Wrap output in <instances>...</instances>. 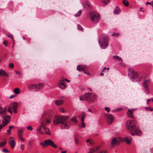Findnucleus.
Wrapping results in <instances>:
<instances>
[{"mask_svg":"<svg viewBox=\"0 0 153 153\" xmlns=\"http://www.w3.org/2000/svg\"><path fill=\"white\" fill-rule=\"evenodd\" d=\"M51 117V114L48 111H45L43 113L40 120L41 125L37 129V131L39 134H51L50 131L45 125L50 123Z\"/></svg>","mask_w":153,"mask_h":153,"instance_id":"f257e3e1","label":"nucleus"},{"mask_svg":"<svg viewBox=\"0 0 153 153\" xmlns=\"http://www.w3.org/2000/svg\"><path fill=\"white\" fill-rule=\"evenodd\" d=\"M53 123L55 125L61 123L62 129L67 128V117L66 116H55L54 118Z\"/></svg>","mask_w":153,"mask_h":153,"instance_id":"f03ea898","label":"nucleus"},{"mask_svg":"<svg viewBox=\"0 0 153 153\" xmlns=\"http://www.w3.org/2000/svg\"><path fill=\"white\" fill-rule=\"evenodd\" d=\"M135 122L130 120L127 122L126 128L127 130L130 131H134L137 136H140L142 134L141 131L138 127L135 126Z\"/></svg>","mask_w":153,"mask_h":153,"instance_id":"7ed1b4c3","label":"nucleus"},{"mask_svg":"<svg viewBox=\"0 0 153 153\" xmlns=\"http://www.w3.org/2000/svg\"><path fill=\"white\" fill-rule=\"evenodd\" d=\"M99 43L102 49L106 48L108 45V37L107 35L101 36L99 39Z\"/></svg>","mask_w":153,"mask_h":153,"instance_id":"20e7f679","label":"nucleus"},{"mask_svg":"<svg viewBox=\"0 0 153 153\" xmlns=\"http://www.w3.org/2000/svg\"><path fill=\"white\" fill-rule=\"evenodd\" d=\"M89 16L91 21L94 23L99 22L100 19V16L97 12L93 11L90 13Z\"/></svg>","mask_w":153,"mask_h":153,"instance_id":"39448f33","label":"nucleus"},{"mask_svg":"<svg viewBox=\"0 0 153 153\" xmlns=\"http://www.w3.org/2000/svg\"><path fill=\"white\" fill-rule=\"evenodd\" d=\"M40 144L44 148L48 146H50L52 147L56 148L57 147V145L54 142L50 139H47L44 141V143L42 142Z\"/></svg>","mask_w":153,"mask_h":153,"instance_id":"423d86ee","label":"nucleus"},{"mask_svg":"<svg viewBox=\"0 0 153 153\" xmlns=\"http://www.w3.org/2000/svg\"><path fill=\"white\" fill-rule=\"evenodd\" d=\"M86 97L87 98V101L88 102H92L96 100L97 96L95 94H92L91 93H87Z\"/></svg>","mask_w":153,"mask_h":153,"instance_id":"0eeeda50","label":"nucleus"},{"mask_svg":"<svg viewBox=\"0 0 153 153\" xmlns=\"http://www.w3.org/2000/svg\"><path fill=\"white\" fill-rule=\"evenodd\" d=\"M3 123H2L0 125L2 127L5 126L7 124L9 121V120L10 119V117L9 115H4L2 117Z\"/></svg>","mask_w":153,"mask_h":153,"instance_id":"6e6552de","label":"nucleus"},{"mask_svg":"<svg viewBox=\"0 0 153 153\" xmlns=\"http://www.w3.org/2000/svg\"><path fill=\"white\" fill-rule=\"evenodd\" d=\"M150 83V80H144L142 83V85L145 89V91L147 92L148 94L149 93V89L148 86Z\"/></svg>","mask_w":153,"mask_h":153,"instance_id":"1a4fd4ad","label":"nucleus"},{"mask_svg":"<svg viewBox=\"0 0 153 153\" xmlns=\"http://www.w3.org/2000/svg\"><path fill=\"white\" fill-rule=\"evenodd\" d=\"M67 82V79L65 78V80L63 79H60L58 82V85L61 89H63L66 88V85L65 83V81Z\"/></svg>","mask_w":153,"mask_h":153,"instance_id":"9d476101","label":"nucleus"},{"mask_svg":"<svg viewBox=\"0 0 153 153\" xmlns=\"http://www.w3.org/2000/svg\"><path fill=\"white\" fill-rule=\"evenodd\" d=\"M130 72V73H128V75H131L132 76V78L136 79V81L140 80V79L138 78V74L137 73L135 72L132 70H131Z\"/></svg>","mask_w":153,"mask_h":153,"instance_id":"9b49d317","label":"nucleus"},{"mask_svg":"<svg viewBox=\"0 0 153 153\" xmlns=\"http://www.w3.org/2000/svg\"><path fill=\"white\" fill-rule=\"evenodd\" d=\"M107 120V123L108 124L112 123L114 120L113 116L111 114H106L105 115Z\"/></svg>","mask_w":153,"mask_h":153,"instance_id":"f8f14e48","label":"nucleus"},{"mask_svg":"<svg viewBox=\"0 0 153 153\" xmlns=\"http://www.w3.org/2000/svg\"><path fill=\"white\" fill-rule=\"evenodd\" d=\"M9 143L10 146L13 148L16 144L14 138L13 137H11L9 140Z\"/></svg>","mask_w":153,"mask_h":153,"instance_id":"ddd939ff","label":"nucleus"},{"mask_svg":"<svg viewBox=\"0 0 153 153\" xmlns=\"http://www.w3.org/2000/svg\"><path fill=\"white\" fill-rule=\"evenodd\" d=\"M18 104L17 102H13L11 104V108L13 109L14 112L15 113H17L16 109L18 107Z\"/></svg>","mask_w":153,"mask_h":153,"instance_id":"4468645a","label":"nucleus"},{"mask_svg":"<svg viewBox=\"0 0 153 153\" xmlns=\"http://www.w3.org/2000/svg\"><path fill=\"white\" fill-rule=\"evenodd\" d=\"M54 102L56 105L59 106L64 103V101L62 100H54Z\"/></svg>","mask_w":153,"mask_h":153,"instance_id":"2eb2a0df","label":"nucleus"},{"mask_svg":"<svg viewBox=\"0 0 153 153\" xmlns=\"http://www.w3.org/2000/svg\"><path fill=\"white\" fill-rule=\"evenodd\" d=\"M23 130H19L18 132V135L19 138L20 140L22 141H24L25 139L22 137V135L23 132Z\"/></svg>","mask_w":153,"mask_h":153,"instance_id":"dca6fc26","label":"nucleus"},{"mask_svg":"<svg viewBox=\"0 0 153 153\" xmlns=\"http://www.w3.org/2000/svg\"><path fill=\"white\" fill-rule=\"evenodd\" d=\"M37 85L36 84H28L27 85L28 88L30 89H36L37 91Z\"/></svg>","mask_w":153,"mask_h":153,"instance_id":"f3484780","label":"nucleus"},{"mask_svg":"<svg viewBox=\"0 0 153 153\" xmlns=\"http://www.w3.org/2000/svg\"><path fill=\"white\" fill-rule=\"evenodd\" d=\"M6 111L7 109L6 108H3L0 105V114L3 115V116L5 115L6 114Z\"/></svg>","mask_w":153,"mask_h":153,"instance_id":"a211bd4d","label":"nucleus"},{"mask_svg":"<svg viewBox=\"0 0 153 153\" xmlns=\"http://www.w3.org/2000/svg\"><path fill=\"white\" fill-rule=\"evenodd\" d=\"M0 76H6L7 77H9L6 72L2 69L0 70Z\"/></svg>","mask_w":153,"mask_h":153,"instance_id":"6ab92c4d","label":"nucleus"},{"mask_svg":"<svg viewBox=\"0 0 153 153\" xmlns=\"http://www.w3.org/2000/svg\"><path fill=\"white\" fill-rule=\"evenodd\" d=\"M127 114L129 117L131 118H133L134 116L133 115V110L128 109L127 112Z\"/></svg>","mask_w":153,"mask_h":153,"instance_id":"aec40b11","label":"nucleus"},{"mask_svg":"<svg viewBox=\"0 0 153 153\" xmlns=\"http://www.w3.org/2000/svg\"><path fill=\"white\" fill-rule=\"evenodd\" d=\"M78 135L77 134H75L74 135V143L76 145L78 144L79 143L78 139Z\"/></svg>","mask_w":153,"mask_h":153,"instance_id":"412c9836","label":"nucleus"},{"mask_svg":"<svg viewBox=\"0 0 153 153\" xmlns=\"http://www.w3.org/2000/svg\"><path fill=\"white\" fill-rule=\"evenodd\" d=\"M121 12L120 9L118 7H116L114 11V14H119Z\"/></svg>","mask_w":153,"mask_h":153,"instance_id":"4be33fe9","label":"nucleus"},{"mask_svg":"<svg viewBox=\"0 0 153 153\" xmlns=\"http://www.w3.org/2000/svg\"><path fill=\"white\" fill-rule=\"evenodd\" d=\"M113 59L115 60H119L121 61V63H123V61L121 58L119 56H113Z\"/></svg>","mask_w":153,"mask_h":153,"instance_id":"5701e85b","label":"nucleus"},{"mask_svg":"<svg viewBox=\"0 0 153 153\" xmlns=\"http://www.w3.org/2000/svg\"><path fill=\"white\" fill-rule=\"evenodd\" d=\"M77 70L79 71H84V69H85V67L83 66H82L80 65H78L77 67Z\"/></svg>","mask_w":153,"mask_h":153,"instance_id":"b1692460","label":"nucleus"},{"mask_svg":"<svg viewBox=\"0 0 153 153\" xmlns=\"http://www.w3.org/2000/svg\"><path fill=\"white\" fill-rule=\"evenodd\" d=\"M87 93H86L84 96H82L79 97V100L81 101H87V97H86V96H87Z\"/></svg>","mask_w":153,"mask_h":153,"instance_id":"393cba45","label":"nucleus"},{"mask_svg":"<svg viewBox=\"0 0 153 153\" xmlns=\"http://www.w3.org/2000/svg\"><path fill=\"white\" fill-rule=\"evenodd\" d=\"M111 143L112 145L118 143V141L116 138H113L112 139Z\"/></svg>","mask_w":153,"mask_h":153,"instance_id":"a878e982","label":"nucleus"},{"mask_svg":"<svg viewBox=\"0 0 153 153\" xmlns=\"http://www.w3.org/2000/svg\"><path fill=\"white\" fill-rule=\"evenodd\" d=\"M83 7L86 8H90V5L88 4V2H85L83 4Z\"/></svg>","mask_w":153,"mask_h":153,"instance_id":"bb28decb","label":"nucleus"},{"mask_svg":"<svg viewBox=\"0 0 153 153\" xmlns=\"http://www.w3.org/2000/svg\"><path fill=\"white\" fill-rule=\"evenodd\" d=\"M124 140L126 143L128 144H129L131 143L130 139H129L127 137L124 138Z\"/></svg>","mask_w":153,"mask_h":153,"instance_id":"cd10ccee","label":"nucleus"},{"mask_svg":"<svg viewBox=\"0 0 153 153\" xmlns=\"http://www.w3.org/2000/svg\"><path fill=\"white\" fill-rule=\"evenodd\" d=\"M44 86V84L41 83L38 84L37 87V89H42Z\"/></svg>","mask_w":153,"mask_h":153,"instance_id":"c85d7f7f","label":"nucleus"},{"mask_svg":"<svg viewBox=\"0 0 153 153\" xmlns=\"http://www.w3.org/2000/svg\"><path fill=\"white\" fill-rule=\"evenodd\" d=\"M122 2L124 5L126 7H128L129 5V3L126 0H123L122 1Z\"/></svg>","mask_w":153,"mask_h":153,"instance_id":"c756f323","label":"nucleus"},{"mask_svg":"<svg viewBox=\"0 0 153 153\" xmlns=\"http://www.w3.org/2000/svg\"><path fill=\"white\" fill-rule=\"evenodd\" d=\"M14 93L16 94H19L20 93L19 89V88H16L14 90Z\"/></svg>","mask_w":153,"mask_h":153,"instance_id":"7c9ffc66","label":"nucleus"},{"mask_svg":"<svg viewBox=\"0 0 153 153\" xmlns=\"http://www.w3.org/2000/svg\"><path fill=\"white\" fill-rule=\"evenodd\" d=\"M70 120L71 121H72L74 123H77L78 121L76 119V117H73L72 118L70 119Z\"/></svg>","mask_w":153,"mask_h":153,"instance_id":"2f4dec72","label":"nucleus"},{"mask_svg":"<svg viewBox=\"0 0 153 153\" xmlns=\"http://www.w3.org/2000/svg\"><path fill=\"white\" fill-rule=\"evenodd\" d=\"M82 13V10H79L75 14V16L76 17H78Z\"/></svg>","mask_w":153,"mask_h":153,"instance_id":"473e14b6","label":"nucleus"},{"mask_svg":"<svg viewBox=\"0 0 153 153\" xmlns=\"http://www.w3.org/2000/svg\"><path fill=\"white\" fill-rule=\"evenodd\" d=\"M86 114L84 113H83L81 117V121H84V119L85 117Z\"/></svg>","mask_w":153,"mask_h":153,"instance_id":"72a5a7b5","label":"nucleus"},{"mask_svg":"<svg viewBox=\"0 0 153 153\" xmlns=\"http://www.w3.org/2000/svg\"><path fill=\"white\" fill-rule=\"evenodd\" d=\"M110 0H103L102 1V3L104 4H106L109 3Z\"/></svg>","mask_w":153,"mask_h":153,"instance_id":"f704fd0d","label":"nucleus"},{"mask_svg":"<svg viewBox=\"0 0 153 153\" xmlns=\"http://www.w3.org/2000/svg\"><path fill=\"white\" fill-rule=\"evenodd\" d=\"M95 152V149H94L90 148L89 149V152L88 153H94Z\"/></svg>","mask_w":153,"mask_h":153,"instance_id":"c9c22d12","label":"nucleus"},{"mask_svg":"<svg viewBox=\"0 0 153 153\" xmlns=\"http://www.w3.org/2000/svg\"><path fill=\"white\" fill-rule=\"evenodd\" d=\"M6 143V142H3L1 143H0V147H2L4 146Z\"/></svg>","mask_w":153,"mask_h":153,"instance_id":"e433bc0d","label":"nucleus"},{"mask_svg":"<svg viewBox=\"0 0 153 153\" xmlns=\"http://www.w3.org/2000/svg\"><path fill=\"white\" fill-rule=\"evenodd\" d=\"M77 28L79 30H83V28L82 26L79 25H77Z\"/></svg>","mask_w":153,"mask_h":153,"instance_id":"4c0bfd02","label":"nucleus"},{"mask_svg":"<svg viewBox=\"0 0 153 153\" xmlns=\"http://www.w3.org/2000/svg\"><path fill=\"white\" fill-rule=\"evenodd\" d=\"M7 36L8 37L12 38V39H13V42H14V40L13 38V36L12 35L10 34H8L7 35Z\"/></svg>","mask_w":153,"mask_h":153,"instance_id":"58836bf2","label":"nucleus"},{"mask_svg":"<svg viewBox=\"0 0 153 153\" xmlns=\"http://www.w3.org/2000/svg\"><path fill=\"white\" fill-rule=\"evenodd\" d=\"M109 68H106V67H105L102 70V72H105L106 70H107V71H106V72H107V71H108L109 70Z\"/></svg>","mask_w":153,"mask_h":153,"instance_id":"ea45409f","label":"nucleus"},{"mask_svg":"<svg viewBox=\"0 0 153 153\" xmlns=\"http://www.w3.org/2000/svg\"><path fill=\"white\" fill-rule=\"evenodd\" d=\"M145 109L148 111H153V108L149 107H145Z\"/></svg>","mask_w":153,"mask_h":153,"instance_id":"a19ab883","label":"nucleus"},{"mask_svg":"<svg viewBox=\"0 0 153 153\" xmlns=\"http://www.w3.org/2000/svg\"><path fill=\"white\" fill-rule=\"evenodd\" d=\"M9 66L10 68H13L14 67V64L13 63H10L9 64Z\"/></svg>","mask_w":153,"mask_h":153,"instance_id":"79ce46f5","label":"nucleus"},{"mask_svg":"<svg viewBox=\"0 0 153 153\" xmlns=\"http://www.w3.org/2000/svg\"><path fill=\"white\" fill-rule=\"evenodd\" d=\"M59 110L62 113H64L65 112L64 109L62 107L60 108H59Z\"/></svg>","mask_w":153,"mask_h":153,"instance_id":"37998d69","label":"nucleus"},{"mask_svg":"<svg viewBox=\"0 0 153 153\" xmlns=\"http://www.w3.org/2000/svg\"><path fill=\"white\" fill-rule=\"evenodd\" d=\"M27 128L28 130L30 131H31L33 130V128L31 126H29L27 127Z\"/></svg>","mask_w":153,"mask_h":153,"instance_id":"c03bdc74","label":"nucleus"},{"mask_svg":"<svg viewBox=\"0 0 153 153\" xmlns=\"http://www.w3.org/2000/svg\"><path fill=\"white\" fill-rule=\"evenodd\" d=\"M2 151L3 152L7 153L9 152V151L7 150V149H4L2 150Z\"/></svg>","mask_w":153,"mask_h":153,"instance_id":"a18cd8bd","label":"nucleus"},{"mask_svg":"<svg viewBox=\"0 0 153 153\" xmlns=\"http://www.w3.org/2000/svg\"><path fill=\"white\" fill-rule=\"evenodd\" d=\"M82 126L83 127H85V123L84 122V121H81Z\"/></svg>","mask_w":153,"mask_h":153,"instance_id":"49530a36","label":"nucleus"},{"mask_svg":"<svg viewBox=\"0 0 153 153\" xmlns=\"http://www.w3.org/2000/svg\"><path fill=\"white\" fill-rule=\"evenodd\" d=\"M20 147L22 150H23L24 149V145L22 144L20 145Z\"/></svg>","mask_w":153,"mask_h":153,"instance_id":"de8ad7c7","label":"nucleus"},{"mask_svg":"<svg viewBox=\"0 0 153 153\" xmlns=\"http://www.w3.org/2000/svg\"><path fill=\"white\" fill-rule=\"evenodd\" d=\"M105 109L108 112H109L110 111V109L108 107H105Z\"/></svg>","mask_w":153,"mask_h":153,"instance_id":"09e8293b","label":"nucleus"},{"mask_svg":"<svg viewBox=\"0 0 153 153\" xmlns=\"http://www.w3.org/2000/svg\"><path fill=\"white\" fill-rule=\"evenodd\" d=\"M11 129H10V128H9V129L7 130L8 134H10L11 133Z\"/></svg>","mask_w":153,"mask_h":153,"instance_id":"8fccbe9b","label":"nucleus"},{"mask_svg":"<svg viewBox=\"0 0 153 153\" xmlns=\"http://www.w3.org/2000/svg\"><path fill=\"white\" fill-rule=\"evenodd\" d=\"M7 111L9 112L10 113H11V114H12V111L10 110V107L8 108V109L7 110Z\"/></svg>","mask_w":153,"mask_h":153,"instance_id":"3c124183","label":"nucleus"},{"mask_svg":"<svg viewBox=\"0 0 153 153\" xmlns=\"http://www.w3.org/2000/svg\"><path fill=\"white\" fill-rule=\"evenodd\" d=\"M86 68H85V69H84V71L83 70L82 71L83 72L87 74H89L88 73V72L85 70Z\"/></svg>","mask_w":153,"mask_h":153,"instance_id":"603ef678","label":"nucleus"},{"mask_svg":"<svg viewBox=\"0 0 153 153\" xmlns=\"http://www.w3.org/2000/svg\"><path fill=\"white\" fill-rule=\"evenodd\" d=\"M99 153H108V152L104 150L101 151Z\"/></svg>","mask_w":153,"mask_h":153,"instance_id":"864d4df0","label":"nucleus"},{"mask_svg":"<svg viewBox=\"0 0 153 153\" xmlns=\"http://www.w3.org/2000/svg\"><path fill=\"white\" fill-rule=\"evenodd\" d=\"M16 96L15 95H12L10 97V99H12Z\"/></svg>","mask_w":153,"mask_h":153,"instance_id":"5fc2aeb1","label":"nucleus"},{"mask_svg":"<svg viewBox=\"0 0 153 153\" xmlns=\"http://www.w3.org/2000/svg\"><path fill=\"white\" fill-rule=\"evenodd\" d=\"M146 5L149 4V5H152V3L151 2H147L146 3Z\"/></svg>","mask_w":153,"mask_h":153,"instance_id":"6e6d98bb","label":"nucleus"},{"mask_svg":"<svg viewBox=\"0 0 153 153\" xmlns=\"http://www.w3.org/2000/svg\"><path fill=\"white\" fill-rule=\"evenodd\" d=\"M14 128V126H9V128H10V129H11Z\"/></svg>","mask_w":153,"mask_h":153,"instance_id":"4d7b16f0","label":"nucleus"},{"mask_svg":"<svg viewBox=\"0 0 153 153\" xmlns=\"http://www.w3.org/2000/svg\"><path fill=\"white\" fill-rule=\"evenodd\" d=\"M7 44V42L6 41H5L4 42V45H6Z\"/></svg>","mask_w":153,"mask_h":153,"instance_id":"13d9d810","label":"nucleus"},{"mask_svg":"<svg viewBox=\"0 0 153 153\" xmlns=\"http://www.w3.org/2000/svg\"><path fill=\"white\" fill-rule=\"evenodd\" d=\"M15 72H16V74H18V75H19L20 74V73L18 71H16Z\"/></svg>","mask_w":153,"mask_h":153,"instance_id":"bf43d9fd","label":"nucleus"},{"mask_svg":"<svg viewBox=\"0 0 153 153\" xmlns=\"http://www.w3.org/2000/svg\"><path fill=\"white\" fill-rule=\"evenodd\" d=\"M151 100L150 99H148L147 100V102L148 104H149V102Z\"/></svg>","mask_w":153,"mask_h":153,"instance_id":"052dcab7","label":"nucleus"},{"mask_svg":"<svg viewBox=\"0 0 153 153\" xmlns=\"http://www.w3.org/2000/svg\"><path fill=\"white\" fill-rule=\"evenodd\" d=\"M88 111H89L90 112H92V111H91V109H90V108H89L88 109Z\"/></svg>","mask_w":153,"mask_h":153,"instance_id":"680f3d73","label":"nucleus"},{"mask_svg":"<svg viewBox=\"0 0 153 153\" xmlns=\"http://www.w3.org/2000/svg\"><path fill=\"white\" fill-rule=\"evenodd\" d=\"M119 35V33H115V36H118Z\"/></svg>","mask_w":153,"mask_h":153,"instance_id":"e2e57ef3","label":"nucleus"},{"mask_svg":"<svg viewBox=\"0 0 153 153\" xmlns=\"http://www.w3.org/2000/svg\"><path fill=\"white\" fill-rule=\"evenodd\" d=\"M134 133H131V134L132 135V136H134L135 134H136V135H137L135 133V132H134Z\"/></svg>","mask_w":153,"mask_h":153,"instance_id":"0e129e2a","label":"nucleus"},{"mask_svg":"<svg viewBox=\"0 0 153 153\" xmlns=\"http://www.w3.org/2000/svg\"><path fill=\"white\" fill-rule=\"evenodd\" d=\"M89 142H90V144L91 145L93 144V142L91 140H90Z\"/></svg>","mask_w":153,"mask_h":153,"instance_id":"69168bd1","label":"nucleus"},{"mask_svg":"<svg viewBox=\"0 0 153 153\" xmlns=\"http://www.w3.org/2000/svg\"><path fill=\"white\" fill-rule=\"evenodd\" d=\"M99 148L98 147H96V149L95 150V152L96 151H97L99 150Z\"/></svg>","mask_w":153,"mask_h":153,"instance_id":"338daca9","label":"nucleus"},{"mask_svg":"<svg viewBox=\"0 0 153 153\" xmlns=\"http://www.w3.org/2000/svg\"><path fill=\"white\" fill-rule=\"evenodd\" d=\"M67 152L66 151H63L61 153H66Z\"/></svg>","mask_w":153,"mask_h":153,"instance_id":"774afa93","label":"nucleus"}]
</instances>
